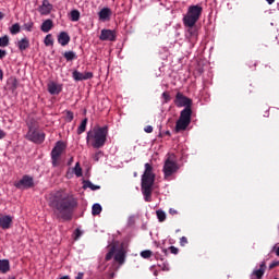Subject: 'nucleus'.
Segmentation results:
<instances>
[{
	"instance_id": "17",
	"label": "nucleus",
	"mask_w": 279,
	"mask_h": 279,
	"mask_svg": "<svg viewBox=\"0 0 279 279\" xmlns=\"http://www.w3.org/2000/svg\"><path fill=\"white\" fill-rule=\"evenodd\" d=\"M58 43H59V45H61V47H66V45H69V43H71V36H69V33L61 32L58 35Z\"/></svg>"
},
{
	"instance_id": "8",
	"label": "nucleus",
	"mask_w": 279,
	"mask_h": 279,
	"mask_svg": "<svg viewBox=\"0 0 279 279\" xmlns=\"http://www.w3.org/2000/svg\"><path fill=\"white\" fill-rule=\"evenodd\" d=\"M64 142L59 141L56 143L51 150L52 167H58V165H60V157L62 156V151H64Z\"/></svg>"
},
{
	"instance_id": "2",
	"label": "nucleus",
	"mask_w": 279,
	"mask_h": 279,
	"mask_svg": "<svg viewBox=\"0 0 279 279\" xmlns=\"http://www.w3.org/2000/svg\"><path fill=\"white\" fill-rule=\"evenodd\" d=\"M174 105L177 108H184L180 112V117L175 123V132H184L189 125H191V117L193 116V100L181 92L177 93L174 98Z\"/></svg>"
},
{
	"instance_id": "23",
	"label": "nucleus",
	"mask_w": 279,
	"mask_h": 279,
	"mask_svg": "<svg viewBox=\"0 0 279 279\" xmlns=\"http://www.w3.org/2000/svg\"><path fill=\"white\" fill-rule=\"evenodd\" d=\"M0 271L1 274H8L10 271V260L0 259Z\"/></svg>"
},
{
	"instance_id": "47",
	"label": "nucleus",
	"mask_w": 279,
	"mask_h": 279,
	"mask_svg": "<svg viewBox=\"0 0 279 279\" xmlns=\"http://www.w3.org/2000/svg\"><path fill=\"white\" fill-rule=\"evenodd\" d=\"M1 138H5V132H3V130L0 129V141Z\"/></svg>"
},
{
	"instance_id": "39",
	"label": "nucleus",
	"mask_w": 279,
	"mask_h": 279,
	"mask_svg": "<svg viewBox=\"0 0 279 279\" xmlns=\"http://www.w3.org/2000/svg\"><path fill=\"white\" fill-rule=\"evenodd\" d=\"M189 243V239H186V236H182L180 239V245L181 247H184V245H186Z\"/></svg>"
},
{
	"instance_id": "21",
	"label": "nucleus",
	"mask_w": 279,
	"mask_h": 279,
	"mask_svg": "<svg viewBox=\"0 0 279 279\" xmlns=\"http://www.w3.org/2000/svg\"><path fill=\"white\" fill-rule=\"evenodd\" d=\"M26 125L28 128V132L34 130H39L40 128V124H38V121H36V119L34 118L28 119V121L26 122Z\"/></svg>"
},
{
	"instance_id": "5",
	"label": "nucleus",
	"mask_w": 279,
	"mask_h": 279,
	"mask_svg": "<svg viewBox=\"0 0 279 279\" xmlns=\"http://www.w3.org/2000/svg\"><path fill=\"white\" fill-rule=\"evenodd\" d=\"M202 12H204V8L199 4H193L187 8V12L183 16V25L184 27H189L187 32L190 33V36L195 35V29H193V27H195V24L199 21Z\"/></svg>"
},
{
	"instance_id": "35",
	"label": "nucleus",
	"mask_w": 279,
	"mask_h": 279,
	"mask_svg": "<svg viewBox=\"0 0 279 279\" xmlns=\"http://www.w3.org/2000/svg\"><path fill=\"white\" fill-rule=\"evenodd\" d=\"M73 119H74L73 111H66L65 121H68V123H71Z\"/></svg>"
},
{
	"instance_id": "28",
	"label": "nucleus",
	"mask_w": 279,
	"mask_h": 279,
	"mask_svg": "<svg viewBox=\"0 0 279 279\" xmlns=\"http://www.w3.org/2000/svg\"><path fill=\"white\" fill-rule=\"evenodd\" d=\"M70 21L73 23H77V21H80V12L77 10H72L70 12Z\"/></svg>"
},
{
	"instance_id": "13",
	"label": "nucleus",
	"mask_w": 279,
	"mask_h": 279,
	"mask_svg": "<svg viewBox=\"0 0 279 279\" xmlns=\"http://www.w3.org/2000/svg\"><path fill=\"white\" fill-rule=\"evenodd\" d=\"M99 39L114 43V40H117V33L112 29H102L100 33Z\"/></svg>"
},
{
	"instance_id": "34",
	"label": "nucleus",
	"mask_w": 279,
	"mask_h": 279,
	"mask_svg": "<svg viewBox=\"0 0 279 279\" xmlns=\"http://www.w3.org/2000/svg\"><path fill=\"white\" fill-rule=\"evenodd\" d=\"M151 254L153 252L150 250H145L140 253V256H142V258H151Z\"/></svg>"
},
{
	"instance_id": "36",
	"label": "nucleus",
	"mask_w": 279,
	"mask_h": 279,
	"mask_svg": "<svg viewBox=\"0 0 279 279\" xmlns=\"http://www.w3.org/2000/svg\"><path fill=\"white\" fill-rule=\"evenodd\" d=\"M162 98L165 99L163 104H169V101H171V95L167 92L162 93Z\"/></svg>"
},
{
	"instance_id": "38",
	"label": "nucleus",
	"mask_w": 279,
	"mask_h": 279,
	"mask_svg": "<svg viewBox=\"0 0 279 279\" xmlns=\"http://www.w3.org/2000/svg\"><path fill=\"white\" fill-rule=\"evenodd\" d=\"M82 234H83L82 230L76 229L74 231V241H77L80 239V236H82Z\"/></svg>"
},
{
	"instance_id": "49",
	"label": "nucleus",
	"mask_w": 279,
	"mask_h": 279,
	"mask_svg": "<svg viewBox=\"0 0 279 279\" xmlns=\"http://www.w3.org/2000/svg\"><path fill=\"white\" fill-rule=\"evenodd\" d=\"M266 1H267L268 5H271L275 3L276 0H266Z\"/></svg>"
},
{
	"instance_id": "27",
	"label": "nucleus",
	"mask_w": 279,
	"mask_h": 279,
	"mask_svg": "<svg viewBox=\"0 0 279 279\" xmlns=\"http://www.w3.org/2000/svg\"><path fill=\"white\" fill-rule=\"evenodd\" d=\"M101 210H102L101 205L98 203H95L92 207V215L94 217H96L97 215H101Z\"/></svg>"
},
{
	"instance_id": "41",
	"label": "nucleus",
	"mask_w": 279,
	"mask_h": 279,
	"mask_svg": "<svg viewBox=\"0 0 279 279\" xmlns=\"http://www.w3.org/2000/svg\"><path fill=\"white\" fill-rule=\"evenodd\" d=\"M168 250L174 255H178L180 253V250L175 246H170Z\"/></svg>"
},
{
	"instance_id": "1",
	"label": "nucleus",
	"mask_w": 279,
	"mask_h": 279,
	"mask_svg": "<svg viewBox=\"0 0 279 279\" xmlns=\"http://www.w3.org/2000/svg\"><path fill=\"white\" fill-rule=\"evenodd\" d=\"M48 204L52 208L54 217L62 219V221H71L75 209L80 206L75 195L62 191L52 193Z\"/></svg>"
},
{
	"instance_id": "14",
	"label": "nucleus",
	"mask_w": 279,
	"mask_h": 279,
	"mask_svg": "<svg viewBox=\"0 0 279 279\" xmlns=\"http://www.w3.org/2000/svg\"><path fill=\"white\" fill-rule=\"evenodd\" d=\"M48 93L50 95H60L62 93V84L56 82L48 83Z\"/></svg>"
},
{
	"instance_id": "18",
	"label": "nucleus",
	"mask_w": 279,
	"mask_h": 279,
	"mask_svg": "<svg viewBox=\"0 0 279 279\" xmlns=\"http://www.w3.org/2000/svg\"><path fill=\"white\" fill-rule=\"evenodd\" d=\"M11 226H12V216L0 217V228H2V230H10Z\"/></svg>"
},
{
	"instance_id": "33",
	"label": "nucleus",
	"mask_w": 279,
	"mask_h": 279,
	"mask_svg": "<svg viewBox=\"0 0 279 279\" xmlns=\"http://www.w3.org/2000/svg\"><path fill=\"white\" fill-rule=\"evenodd\" d=\"M73 171H74L76 178H82V167H80V162H76Z\"/></svg>"
},
{
	"instance_id": "6",
	"label": "nucleus",
	"mask_w": 279,
	"mask_h": 279,
	"mask_svg": "<svg viewBox=\"0 0 279 279\" xmlns=\"http://www.w3.org/2000/svg\"><path fill=\"white\" fill-rule=\"evenodd\" d=\"M125 248L121 247L117 250V246H111L109 252L106 254L105 260H112L114 258L116 263L123 265L125 263Z\"/></svg>"
},
{
	"instance_id": "9",
	"label": "nucleus",
	"mask_w": 279,
	"mask_h": 279,
	"mask_svg": "<svg viewBox=\"0 0 279 279\" xmlns=\"http://www.w3.org/2000/svg\"><path fill=\"white\" fill-rule=\"evenodd\" d=\"M45 132L34 129L33 131H27L25 140L29 141L31 143H35L36 145H43V143H45Z\"/></svg>"
},
{
	"instance_id": "46",
	"label": "nucleus",
	"mask_w": 279,
	"mask_h": 279,
	"mask_svg": "<svg viewBox=\"0 0 279 279\" xmlns=\"http://www.w3.org/2000/svg\"><path fill=\"white\" fill-rule=\"evenodd\" d=\"M75 279H84V272H78Z\"/></svg>"
},
{
	"instance_id": "10",
	"label": "nucleus",
	"mask_w": 279,
	"mask_h": 279,
	"mask_svg": "<svg viewBox=\"0 0 279 279\" xmlns=\"http://www.w3.org/2000/svg\"><path fill=\"white\" fill-rule=\"evenodd\" d=\"M32 186H34V178L27 174L15 183L16 189H32Z\"/></svg>"
},
{
	"instance_id": "22",
	"label": "nucleus",
	"mask_w": 279,
	"mask_h": 279,
	"mask_svg": "<svg viewBox=\"0 0 279 279\" xmlns=\"http://www.w3.org/2000/svg\"><path fill=\"white\" fill-rule=\"evenodd\" d=\"M17 47H19L20 51H25L26 49H29V39L27 37L22 38L17 43Z\"/></svg>"
},
{
	"instance_id": "25",
	"label": "nucleus",
	"mask_w": 279,
	"mask_h": 279,
	"mask_svg": "<svg viewBox=\"0 0 279 279\" xmlns=\"http://www.w3.org/2000/svg\"><path fill=\"white\" fill-rule=\"evenodd\" d=\"M63 58H65L68 62H71L73 60H77V54H75L74 51H65L63 53Z\"/></svg>"
},
{
	"instance_id": "11",
	"label": "nucleus",
	"mask_w": 279,
	"mask_h": 279,
	"mask_svg": "<svg viewBox=\"0 0 279 279\" xmlns=\"http://www.w3.org/2000/svg\"><path fill=\"white\" fill-rule=\"evenodd\" d=\"M72 77L74 82H84L86 80H93V72H80L77 70H74L72 72Z\"/></svg>"
},
{
	"instance_id": "52",
	"label": "nucleus",
	"mask_w": 279,
	"mask_h": 279,
	"mask_svg": "<svg viewBox=\"0 0 279 279\" xmlns=\"http://www.w3.org/2000/svg\"><path fill=\"white\" fill-rule=\"evenodd\" d=\"M165 134H166V136H171V132L170 131H166Z\"/></svg>"
},
{
	"instance_id": "31",
	"label": "nucleus",
	"mask_w": 279,
	"mask_h": 279,
	"mask_svg": "<svg viewBox=\"0 0 279 279\" xmlns=\"http://www.w3.org/2000/svg\"><path fill=\"white\" fill-rule=\"evenodd\" d=\"M10 45V38L8 35L0 37V47H8Z\"/></svg>"
},
{
	"instance_id": "32",
	"label": "nucleus",
	"mask_w": 279,
	"mask_h": 279,
	"mask_svg": "<svg viewBox=\"0 0 279 279\" xmlns=\"http://www.w3.org/2000/svg\"><path fill=\"white\" fill-rule=\"evenodd\" d=\"M156 215H157L158 221L160 222L167 219V214L160 209L156 211Z\"/></svg>"
},
{
	"instance_id": "29",
	"label": "nucleus",
	"mask_w": 279,
	"mask_h": 279,
	"mask_svg": "<svg viewBox=\"0 0 279 279\" xmlns=\"http://www.w3.org/2000/svg\"><path fill=\"white\" fill-rule=\"evenodd\" d=\"M44 45L46 47H53V35H51V34L46 35V37L44 39Z\"/></svg>"
},
{
	"instance_id": "26",
	"label": "nucleus",
	"mask_w": 279,
	"mask_h": 279,
	"mask_svg": "<svg viewBox=\"0 0 279 279\" xmlns=\"http://www.w3.org/2000/svg\"><path fill=\"white\" fill-rule=\"evenodd\" d=\"M86 125H88V118H85L82 122H81V124H80V126L77 128V134H84V132H86Z\"/></svg>"
},
{
	"instance_id": "57",
	"label": "nucleus",
	"mask_w": 279,
	"mask_h": 279,
	"mask_svg": "<svg viewBox=\"0 0 279 279\" xmlns=\"http://www.w3.org/2000/svg\"><path fill=\"white\" fill-rule=\"evenodd\" d=\"M10 279H16L15 277H11Z\"/></svg>"
},
{
	"instance_id": "37",
	"label": "nucleus",
	"mask_w": 279,
	"mask_h": 279,
	"mask_svg": "<svg viewBox=\"0 0 279 279\" xmlns=\"http://www.w3.org/2000/svg\"><path fill=\"white\" fill-rule=\"evenodd\" d=\"M24 29H26V32H32V29H34V22L24 24Z\"/></svg>"
},
{
	"instance_id": "42",
	"label": "nucleus",
	"mask_w": 279,
	"mask_h": 279,
	"mask_svg": "<svg viewBox=\"0 0 279 279\" xmlns=\"http://www.w3.org/2000/svg\"><path fill=\"white\" fill-rule=\"evenodd\" d=\"M144 131L146 132V134H151V132H154V126L147 125L145 126Z\"/></svg>"
},
{
	"instance_id": "3",
	"label": "nucleus",
	"mask_w": 279,
	"mask_h": 279,
	"mask_svg": "<svg viewBox=\"0 0 279 279\" xmlns=\"http://www.w3.org/2000/svg\"><path fill=\"white\" fill-rule=\"evenodd\" d=\"M145 170L142 174V193L145 202H151V191L154 182H156V174H154V167L151 163H145Z\"/></svg>"
},
{
	"instance_id": "48",
	"label": "nucleus",
	"mask_w": 279,
	"mask_h": 279,
	"mask_svg": "<svg viewBox=\"0 0 279 279\" xmlns=\"http://www.w3.org/2000/svg\"><path fill=\"white\" fill-rule=\"evenodd\" d=\"M170 215H178V210L170 208L169 209Z\"/></svg>"
},
{
	"instance_id": "58",
	"label": "nucleus",
	"mask_w": 279,
	"mask_h": 279,
	"mask_svg": "<svg viewBox=\"0 0 279 279\" xmlns=\"http://www.w3.org/2000/svg\"><path fill=\"white\" fill-rule=\"evenodd\" d=\"M275 279H278V278H275Z\"/></svg>"
},
{
	"instance_id": "4",
	"label": "nucleus",
	"mask_w": 279,
	"mask_h": 279,
	"mask_svg": "<svg viewBox=\"0 0 279 279\" xmlns=\"http://www.w3.org/2000/svg\"><path fill=\"white\" fill-rule=\"evenodd\" d=\"M108 138V126L94 128L87 132L86 143H89L94 149H101Z\"/></svg>"
},
{
	"instance_id": "54",
	"label": "nucleus",
	"mask_w": 279,
	"mask_h": 279,
	"mask_svg": "<svg viewBox=\"0 0 279 279\" xmlns=\"http://www.w3.org/2000/svg\"><path fill=\"white\" fill-rule=\"evenodd\" d=\"M276 256H279V246L276 250Z\"/></svg>"
},
{
	"instance_id": "44",
	"label": "nucleus",
	"mask_w": 279,
	"mask_h": 279,
	"mask_svg": "<svg viewBox=\"0 0 279 279\" xmlns=\"http://www.w3.org/2000/svg\"><path fill=\"white\" fill-rule=\"evenodd\" d=\"M247 64L250 69H254V66H256V61L248 60Z\"/></svg>"
},
{
	"instance_id": "24",
	"label": "nucleus",
	"mask_w": 279,
	"mask_h": 279,
	"mask_svg": "<svg viewBox=\"0 0 279 279\" xmlns=\"http://www.w3.org/2000/svg\"><path fill=\"white\" fill-rule=\"evenodd\" d=\"M83 189L84 190L90 189V191H99V189H101V186L95 185V184H93V182L87 180V181H83Z\"/></svg>"
},
{
	"instance_id": "40",
	"label": "nucleus",
	"mask_w": 279,
	"mask_h": 279,
	"mask_svg": "<svg viewBox=\"0 0 279 279\" xmlns=\"http://www.w3.org/2000/svg\"><path fill=\"white\" fill-rule=\"evenodd\" d=\"M101 156H104V153L102 151H98L94 155V160L96 162H99V158H101Z\"/></svg>"
},
{
	"instance_id": "56",
	"label": "nucleus",
	"mask_w": 279,
	"mask_h": 279,
	"mask_svg": "<svg viewBox=\"0 0 279 279\" xmlns=\"http://www.w3.org/2000/svg\"><path fill=\"white\" fill-rule=\"evenodd\" d=\"M71 162H73V158H71V160H70V162H69V165H71Z\"/></svg>"
},
{
	"instance_id": "51",
	"label": "nucleus",
	"mask_w": 279,
	"mask_h": 279,
	"mask_svg": "<svg viewBox=\"0 0 279 279\" xmlns=\"http://www.w3.org/2000/svg\"><path fill=\"white\" fill-rule=\"evenodd\" d=\"M59 279H71V277L69 275H65V276H63V277H61Z\"/></svg>"
},
{
	"instance_id": "55",
	"label": "nucleus",
	"mask_w": 279,
	"mask_h": 279,
	"mask_svg": "<svg viewBox=\"0 0 279 279\" xmlns=\"http://www.w3.org/2000/svg\"><path fill=\"white\" fill-rule=\"evenodd\" d=\"M162 252L167 256V248H162Z\"/></svg>"
},
{
	"instance_id": "7",
	"label": "nucleus",
	"mask_w": 279,
	"mask_h": 279,
	"mask_svg": "<svg viewBox=\"0 0 279 279\" xmlns=\"http://www.w3.org/2000/svg\"><path fill=\"white\" fill-rule=\"evenodd\" d=\"M179 169H180V166H178V162L173 160L172 156H169L166 159L162 168L165 180H168L171 175H173V173H178Z\"/></svg>"
},
{
	"instance_id": "30",
	"label": "nucleus",
	"mask_w": 279,
	"mask_h": 279,
	"mask_svg": "<svg viewBox=\"0 0 279 279\" xmlns=\"http://www.w3.org/2000/svg\"><path fill=\"white\" fill-rule=\"evenodd\" d=\"M21 32V25L19 23L13 24L10 27V33L14 36Z\"/></svg>"
},
{
	"instance_id": "19",
	"label": "nucleus",
	"mask_w": 279,
	"mask_h": 279,
	"mask_svg": "<svg viewBox=\"0 0 279 279\" xmlns=\"http://www.w3.org/2000/svg\"><path fill=\"white\" fill-rule=\"evenodd\" d=\"M100 21H110V16H112V11L110 8H104L98 13Z\"/></svg>"
},
{
	"instance_id": "16",
	"label": "nucleus",
	"mask_w": 279,
	"mask_h": 279,
	"mask_svg": "<svg viewBox=\"0 0 279 279\" xmlns=\"http://www.w3.org/2000/svg\"><path fill=\"white\" fill-rule=\"evenodd\" d=\"M7 88L14 95V93H16V88H19V80H16L15 76L9 77L7 81Z\"/></svg>"
},
{
	"instance_id": "20",
	"label": "nucleus",
	"mask_w": 279,
	"mask_h": 279,
	"mask_svg": "<svg viewBox=\"0 0 279 279\" xmlns=\"http://www.w3.org/2000/svg\"><path fill=\"white\" fill-rule=\"evenodd\" d=\"M41 32H44V34H49V32H51V29H53V21L52 20H46L41 23L40 26Z\"/></svg>"
},
{
	"instance_id": "45",
	"label": "nucleus",
	"mask_w": 279,
	"mask_h": 279,
	"mask_svg": "<svg viewBox=\"0 0 279 279\" xmlns=\"http://www.w3.org/2000/svg\"><path fill=\"white\" fill-rule=\"evenodd\" d=\"M7 51L5 50H2L0 49V60H3L4 56H7Z\"/></svg>"
},
{
	"instance_id": "50",
	"label": "nucleus",
	"mask_w": 279,
	"mask_h": 279,
	"mask_svg": "<svg viewBox=\"0 0 279 279\" xmlns=\"http://www.w3.org/2000/svg\"><path fill=\"white\" fill-rule=\"evenodd\" d=\"M3 80V70L0 69V82Z\"/></svg>"
},
{
	"instance_id": "12",
	"label": "nucleus",
	"mask_w": 279,
	"mask_h": 279,
	"mask_svg": "<svg viewBox=\"0 0 279 279\" xmlns=\"http://www.w3.org/2000/svg\"><path fill=\"white\" fill-rule=\"evenodd\" d=\"M265 271H267V264L265 262H262L259 268H254V270L252 271L251 279H263V276H265Z\"/></svg>"
},
{
	"instance_id": "53",
	"label": "nucleus",
	"mask_w": 279,
	"mask_h": 279,
	"mask_svg": "<svg viewBox=\"0 0 279 279\" xmlns=\"http://www.w3.org/2000/svg\"><path fill=\"white\" fill-rule=\"evenodd\" d=\"M3 12H0V21H3Z\"/></svg>"
},
{
	"instance_id": "43",
	"label": "nucleus",
	"mask_w": 279,
	"mask_h": 279,
	"mask_svg": "<svg viewBox=\"0 0 279 279\" xmlns=\"http://www.w3.org/2000/svg\"><path fill=\"white\" fill-rule=\"evenodd\" d=\"M275 267H279V260H275V262L270 263L269 269H275Z\"/></svg>"
},
{
	"instance_id": "15",
	"label": "nucleus",
	"mask_w": 279,
	"mask_h": 279,
	"mask_svg": "<svg viewBox=\"0 0 279 279\" xmlns=\"http://www.w3.org/2000/svg\"><path fill=\"white\" fill-rule=\"evenodd\" d=\"M51 10H53V4H50L48 0H44L43 4L39 7V13L44 16L51 14Z\"/></svg>"
}]
</instances>
